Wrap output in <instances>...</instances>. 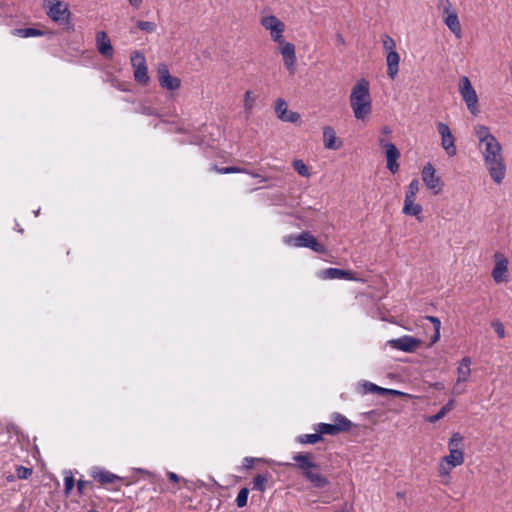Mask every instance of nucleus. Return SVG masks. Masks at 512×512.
I'll return each instance as SVG.
<instances>
[{"label":"nucleus","instance_id":"19","mask_svg":"<svg viewBox=\"0 0 512 512\" xmlns=\"http://www.w3.org/2000/svg\"><path fill=\"white\" fill-rule=\"evenodd\" d=\"M323 145L329 150H338L342 146V141L337 138L336 131L332 126L323 128Z\"/></svg>","mask_w":512,"mask_h":512},{"label":"nucleus","instance_id":"24","mask_svg":"<svg viewBox=\"0 0 512 512\" xmlns=\"http://www.w3.org/2000/svg\"><path fill=\"white\" fill-rule=\"evenodd\" d=\"M309 232H302L300 234H291L283 237V242L292 247H306Z\"/></svg>","mask_w":512,"mask_h":512},{"label":"nucleus","instance_id":"54","mask_svg":"<svg viewBox=\"0 0 512 512\" xmlns=\"http://www.w3.org/2000/svg\"><path fill=\"white\" fill-rule=\"evenodd\" d=\"M380 131L383 136H390L392 133V130L389 126H383Z\"/></svg>","mask_w":512,"mask_h":512},{"label":"nucleus","instance_id":"6","mask_svg":"<svg viewBox=\"0 0 512 512\" xmlns=\"http://www.w3.org/2000/svg\"><path fill=\"white\" fill-rule=\"evenodd\" d=\"M333 423H319L315 426V431L322 435H337L340 432L350 430L352 422L339 413L332 415Z\"/></svg>","mask_w":512,"mask_h":512},{"label":"nucleus","instance_id":"51","mask_svg":"<svg viewBox=\"0 0 512 512\" xmlns=\"http://www.w3.org/2000/svg\"><path fill=\"white\" fill-rule=\"evenodd\" d=\"M379 146L382 147L383 149L387 150L388 146H394V144L387 141L385 138L381 137L379 139Z\"/></svg>","mask_w":512,"mask_h":512},{"label":"nucleus","instance_id":"37","mask_svg":"<svg viewBox=\"0 0 512 512\" xmlns=\"http://www.w3.org/2000/svg\"><path fill=\"white\" fill-rule=\"evenodd\" d=\"M306 248H310L311 250L318 252V253H324L325 247L320 244L317 239L310 233H308V240H307V246Z\"/></svg>","mask_w":512,"mask_h":512},{"label":"nucleus","instance_id":"49","mask_svg":"<svg viewBox=\"0 0 512 512\" xmlns=\"http://www.w3.org/2000/svg\"><path fill=\"white\" fill-rule=\"evenodd\" d=\"M257 459L253 457H245L243 459V468L245 469H251Z\"/></svg>","mask_w":512,"mask_h":512},{"label":"nucleus","instance_id":"45","mask_svg":"<svg viewBox=\"0 0 512 512\" xmlns=\"http://www.w3.org/2000/svg\"><path fill=\"white\" fill-rule=\"evenodd\" d=\"M221 174H230V173H244L247 172L245 169L238 168L235 166L223 167L217 170Z\"/></svg>","mask_w":512,"mask_h":512},{"label":"nucleus","instance_id":"40","mask_svg":"<svg viewBox=\"0 0 512 512\" xmlns=\"http://www.w3.org/2000/svg\"><path fill=\"white\" fill-rule=\"evenodd\" d=\"M74 485H75V480H74V477H73L71 471H66L65 479H64V492H65L66 496H68L71 493Z\"/></svg>","mask_w":512,"mask_h":512},{"label":"nucleus","instance_id":"57","mask_svg":"<svg viewBox=\"0 0 512 512\" xmlns=\"http://www.w3.org/2000/svg\"><path fill=\"white\" fill-rule=\"evenodd\" d=\"M251 176H252V177H254V178H256V177H258L259 175H258V174H255V173H251Z\"/></svg>","mask_w":512,"mask_h":512},{"label":"nucleus","instance_id":"10","mask_svg":"<svg viewBox=\"0 0 512 512\" xmlns=\"http://www.w3.org/2000/svg\"><path fill=\"white\" fill-rule=\"evenodd\" d=\"M421 176L424 184L433 194L437 195L442 191L444 184L436 175V170L430 162L424 165Z\"/></svg>","mask_w":512,"mask_h":512},{"label":"nucleus","instance_id":"13","mask_svg":"<svg viewBox=\"0 0 512 512\" xmlns=\"http://www.w3.org/2000/svg\"><path fill=\"white\" fill-rule=\"evenodd\" d=\"M422 341L418 338L404 335L402 337L391 339L388 341V344L397 350L412 353L415 352L420 346Z\"/></svg>","mask_w":512,"mask_h":512},{"label":"nucleus","instance_id":"11","mask_svg":"<svg viewBox=\"0 0 512 512\" xmlns=\"http://www.w3.org/2000/svg\"><path fill=\"white\" fill-rule=\"evenodd\" d=\"M436 127L441 136V147L449 157L455 156L457 154V147L455 145V137L449 126L446 123L438 122Z\"/></svg>","mask_w":512,"mask_h":512},{"label":"nucleus","instance_id":"23","mask_svg":"<svg viewBox=\"0 0 512 512\" xmlns=\"http://www.w3.org/2000/svg\"><path fill=\"white\" fill-rule=\"evenodd\" d=\"M471 359L470 357H464L460 361L457 367V381L459 383H466L471 375Z\"/></svg>","mask_w":512,"mask_h":512},{"label":"nucleus","instance_id":"1","mask_svg":"<svg viewBox=\"0 0 512 512\" xmlns=\"http://www.w3.org/2000/svg\"><path fill=\"white\" fill-rule=\"evenodd\" d=\"M484 165L496 184H501L506 176V164L502 153V145L495 139L478 145Z\"/></svg>","mask_w":512,"mask_h":512},{"label":"nucleus","instance_id":"60","mask_svg":"<svg viewBox=\"0 0 512 512\" xmlns=\"http://www.w3.org/2000/svg\"><path fill=\"white\" fill-rule=\"evenodd\" d=\"M88 512H98V511H96V510H90V511H88Z\"/></svg>","mask_w":512,"mask_h":512},{"label":"nucleus","instance_id":"7","mask_svg":"<svg viewBox=\"0 0 512 512\" xmlns=\"http://www.w3.org/2000/svg\"><path fill=\"white\" fill-rule=\"evenodd\" d=\"M459 93L466 103L467 109L473 115H477L479 112L478 107V96L471 84L470 79L467 76H462L458 83Z\"/></svg>","mask_w":512,"mask_h":512},{"label":"nucleus","instance_id":"33","mask_svg":"<svg viewBox=\"0 0 512 512\" xmlns=\"http://www.w3.org/2000/svg\"><path fill=\"white\" fill-rule=\"evenodd\" d=\"M419 186H420L419 180L413 179L408 185L406 195H405V200H415L416 195L419 191Z\"/></svg>","mask_w":512,"mask_h":512},{"label":"nucleus","instance_id":"18","mask_svg":"<svg viewBox=\"0 0 512 512\" xmlns=\"http://www.w3.org/2000/svg\"><path fill=\"white\" fill-rule=\"evenodd\" d=\"M321 278L323 279H345L350 281H360L356 273L353 271L338 269V268H327L321 271Z\"/></svg>","mask_w":512,"mask_h":512},{"label":"nucleus","instance_id":"2","mask_svg":"<svg viewBox=\"0 0 512 512\" xmlns=\"http://www.w3.org/2000/svg\"><path fill=\"white\" fill-rule=\"evenodd\" d=\"M349 100L354 117L357 120H366L372 113L370 84L366 79H360L356 82L352 88Z\"/></svg>","mask_w":512,"mask_h":512},{"label":"nucleus","instance_id":"44","mask_svg":"<svg viewBox=\"0 0 512 512\" xmlns=\"http://www.w3.org/2000/svg\"><path fill=\"white\" fill-rule=\"evenodd\" d=\"M32 474V469L24 466H18L16 468V475L19 479H27Z\"/></svg>","mask_w":512,"mask_h":512},{"label":"nucleus","instance_id":"25","mask_svg":"<svg viewBox=\"0 0 512 512\" xmlns=\"http://www.w3.org/2000/svg\"><path fill=\"white\" fill-rule=\"evenodd\" d=\"M443 21L456 38L462 37V29L457 14H449L443 18Z\"/></svg>","mask_w":512,"mask_h":512},{"label":"nucleus","instance_id":"17","mask_svg":"<svg viewBox=\"0 0 512 512\" xmlns=\"http://www.w3.org/2000/svg\"><path fill=\"white\" fill-rule=\"evenodd\" d=\"M96 46L99 53L106 59H112L114 49L111 41L105 31H99L96 34Z\"/></svg>","mask_w":512,"mask_h":512},{"label":"nucleus","instance_id":"48","mask_svg":"<svg viewBox=\"0 0 512 512\" xmlns=\"http://www.w3.org/2000/svg\"><path fill=\"white\" fill-rule=\"evenodd\" d=\"M465 383H459L456 381V383L453 386L452 393L454 395H461L465 392Z\"/></svg>","mask_w":512,"mask_h":512},{"label":"nucleus","instance_id":"5","mask_svg":"<svg viewBox=\"0 0 512 512\" xmlns=\"http://www.w3.org/2000/svg\"><path fill=\"white\" fill-rule=\"evenodd\" d=\"M43 6L46 10L47 16L58 25H69L73 29L71 24V12L67 3L60 0H44Z\"/></svg>","mask_w":512,"mask_h":512},{"label":"nucleus","instance_id":"58","mask_svg":"<svg viewBox=\"0 0 512 512\" xmlns=\"http://www.w3.org/2000/svg\"><path fill=\"white\" fill-rule=\"evenodd\" d=\"M39 212H40V210H39V209H38V210H36V211L34 212L35 216H38Z\"/></svg>","mask_w":512,"mask_h":512},{"label":"nucleus","instance_id":"14","mask_svg":"<svg viewBox=\"0 0 512 512\" xmlns=\"http://www.w3.org/2000/svg\"><path fill=\"white\" fill-rule=\"evenodd\" d=\"M494 260L495 266L492 270V277L496 283H503L507 279L508 260L501 252L494 254Z\"/></svg>","mask_w":512,"mask_h":512},{"label":"nucleus","instance_id":"53","mask_svg":"<svg viewBox=\"0 0 512 512\" xmlns=\"http://www.w3.org/2000/svg\"><path fill=\"white\" fill-rule=\"evenodd\" d=\"M167 477H168V478H169V480H170V481H172V482H175V483H176V482H178V481H179V476H178L176 473H174V472H170V471H169V472H167Z\"/></svg>","mask_w":512,"mask_h":512},{"label":"nucleus","instance_id":"9","mask_svg":"<svg viewBox=\"0 0 512 512\" xmlns=\"http://www.w3.org/2000/svg\"><path fill=\"white\" fill-rule=\"evenodd\" d=\"M131 65L134 71V79L141 85L149 83L148 68L146 58L143 53L135 51L130 56Z\"/></svg>","mask_w":512,"mask_h":512},{"label":"nucleus","instance_id":"35","mask_svg":"<svg viewBox=\"0 0 512 512\" xmlns=\"http://www.w3.org/2000/svg\"><path fill=\"white\" fill-rule=\"evenodd\" d=\"M256 102V97L253 95V92L247 90L244 94V108L248 115L251 114L252 109L254 108Z\"/></svg>","mask_w":512,"mask_h":512},{"label":"nucleus","instance_id":"26","mask_svg":"<svg viewBox=\"0 0 512 512\" xmlns=\"http://www.w3.org/2000/svg\"><path fill=\"white\" fill-rule=\"evenodd\" d=\"M475 135L478 139V145H482L490 139H495L496 137L490 132L489 127L485 125H476L474 128Z\"/></svg>","mask_w":512,"mask_h":512},{"label":"nucleus","instance_id":"15","mask_svg":"<svg viewBox=\"0 0 512 512\" xmlns=\"http://www.w3.org/2000/svg\"><path fill=\"white\" fill-rule=\"evenodd\" d=\"M279 45L280 53L283 57L284 66L290 72V74H294L296 64V53L294 44L290 42H285L283 40V44Z\"/></svg>","mask_w":512,"mask_h":512},{"label":"nucleus","instance_id":"52","mask_svg":"<svg viewBox=\"0 0 512 512\" xmlns=\"http://www.w3.org/2000/svg\"><path fill=\"white\" fill-rule=\"evenodd\" d=\"M134 9H139L143 0H127Z\"/></svg>","mask_w":512,"mask_h":512},{"label":"nucleus","instance_id":"29","mask_svg":"<svg viewBox=\"0 0 512 512\" xmlns=\"http://www.w3.org/2000/svg\"><path fill=\"white\" fill-rule=\"evenodd\" d=\"M426 320L430 321L434 326V333L430 339V346L435 344L440 339V329H441V321L438 317L435 316H426Z\"/></svg>","mask_w":512,"mask_h":512},{"label":"nucleus","instance_id":"16","mask_svg":"<svg viewBox=\"0 0 512 512\" xmlns=\"http://www.w3.org/2000/svg\"><path fill=\"white\" fill-rule=\"evenodd\" d=\"M275 112L277 117L284 122L296 123L300 116L297 112L289 111L287 102L278 98L275 102Z\"/></svg>","mask_w":512,"mask_h":512},{"label":"nucleus","instance_id":"39","mask_svg":"<svg viewBox=\"0 0 512 512\" xmlns=\"http://www.w3.org/2000/svg\"><path fill=\"white\" fill-rule=\"evenodd\" d=\"M292 166L297 173L303 177H309L310 172L306 164L301 159L294 160Z\"/></svg>","mask_w":512,"mask_h":512},{"label":"nucleus","instance_id":"4","mask_svg":"<svg viewBox=\"0 0 512 512\" xmlns=\"http://www.w3.org/2000/svg\"><path fill=\"white\" fill-rule=\"evenodd\" d=\"M449 454L444 456L438 464L447 466V468H456L464 463V438L456 432L453 433L448 441Z\"/></svg>","mask_w":512,"mask_h":512},{"label":"nucleus","instance_id":"8","mask_svg":"<svg viewBox=\"0 0 512 512\" xmlns=\"http://www.w3.org/2000/svg\"><path fill=\"white\" fill-rule=\"evenodd\" d=\"M262 27L269 31L271 39L277 44H283L285 24L274 15L263 16L260 20Z\"/></svg>","mask_w":512,"mask_h":512},{"label":"nucleus","instance_id":"46","mask_svg":"<svg viewBox=\"0 0 512 512\" xmlns=\"http://www.w3.org/2000/svg\"><path fill=\"white\" fill-rule=\"evenodd\" d=\"M377 394H379L381 396H386V395H400L402 393L399 392L398 390L388 389V388H383V387L378 386Z\"/></svg>","mask_w":512,"mask_h":512},{"label":"nucleus","instance_id":"28","mask_svg":"<svg viewBox=\"0 0 512 512\" xmlns=\"http://www.w3.org/2000/svg\"><path fill=\"white\" fill-rule=\"evenodd\" d=\"M415 200H405L403 213L410 216L417 217L420 220V214L422 213V206L420 204H415Z\"/></svg>","mask_w":512,"mask_h":512},{"label":"nucleus","instance_id":"20","mask_svg":"<svg viewBox=\"0 0 512 512\" xmlns=\"http://www.w3.org/2000/svg\"><path fill=\"white\" fill-rule=\"evenodd\" d=\"M91 476L101 484L113 483L116 480L120 479V477H118L117 475L99 467L92 468Z\"/></svg>","mask_w":512,"mask_h":512},{"label":"nucleus","instance_id":"21","mask_svg":"<svg viewBox=\"0 0 512 512\" xmlns=\"http://www.w3.org/2000/svg\"><path fill=\"white\" fill-rule=\"evenodd\" d=\"M400 55L398 52L386 54L387 74L394 80L399 72Z\"/></svg>","mask_w":512,"mask_h":512},{"label":"nucleus","instance_id":"38","mask_svg":"<svg viewBox=\"0 0 512 512\" xmlns=\"http://www.w3.org/2000/svg\"><path fill=\"white\" fill-rule=\"evenodd\" d=\"M438 8L442 10L443 18L449 14H457L450 0H438Z\"/></svg>","mask_w":512,"mask_h":512},{"label":"nucleus","instance_id":"34","mask_svg":"<svg viewBox=\"0 0 512 512\" xmlns=\"http://www.w3.org/2000/svg\"><path fill=\"white\" fill-rule=\"evenodd\" d=\"M452 469L453 468H451V467L447 468V466H445V465L438 464V474H439L442 484H444V485L450 484V481H451L450 473H451Z\"/></svg>","mask_w":512,"mask_h":512},{"label":"nucleus","instance_id":"47","mask_svg":"<svg viewBox=\"0 0 512 512\" xmlns=\"http://www.w3.org/2000/svg\"><path fill=\"white\" fill-rule=\"evenodd\" d=\"M364 393H377L378 386L371 382H364L363 383Z\"/></svg>","mask_w":512,"mask_h":512},{"label":"nucleus","instance_id":"50","mask_svg":"<svg viewBox=\"0 0 512 512\" xmlns=\"http://www.w3.org/2000/svg\"><path fill=\"white\" fill-rule=\"evenodd\" d=\"M89 484V482L84 480H78L77 482V491L80 495L84 493L85 487Z\"/></svg>","mask_w":512,"mask_h":512},{"label":"nucleus","instance_id":"56","mask_svg":"<svg viewBox=\"0 0 512 512\" xmlns=\"http://www.w3.org/2000/svg\"><path fill=\"white\" fill-rule=\"evenodd\" d=\"M7 479H8V481H13V480H14V476H13V475H11V476H9Z\"/></svg>","mask_w":512,"mask_h":512},{"label":"nucleus","instance_id":"31","mask_svg":"<svg viewBox=\"0 0 512 512\" xmlns=\"http://www.w3.org/2000/svg\"><path fill=\"white\" fill-rule=\"evenodd\" d=\"M14 33L22 38L38 37L44 35V32L36 28H20L16 29Z\"/></svg>","mask_w":512,"mask_h":512},{"label":"nucleus","instance_id":"30","mask_svg":"<svg viewBox=\"0 0 512 512\" xmlns=\"http://www.w3.org/2000/svg\"><path fill=\"white\" fill-rule=\"evenodd\" d=\"M269 475L268 474H258L254 477L252 483V489L260 492H264L266 490V484L268 482Z\"/></svg>","mask_w":512,"mask_h":512},{"label":"nucleus","instance_id":"55","mask_svg":"<svg viewBox=\"0 0 512 512\" xmlns=\"http://www.w3.org/2000/svg\"><path fill=\"white\" fill-rule=\"evenodd\" d=\"M337 38H338V41H340L341 43H344V39L341 34H338Z\"/></svg>","mask_w":512,"mask_h":512},{"label":"nucleus","instance_id":"32","mask_svg":"<svg viewBox=\"0 0 512 512\" xmlns=\"http://www.w3.org/2000/svg\"><path fill=\"white\" fill-rule=\"evenodd\" d=\"M381 41H382L383 48L387 54L397 52L396 51V42L392 37H390L387 34H383L381 36Z\"/></svg>","mask_w":512,"mask_h":512},{"label":"nucleus","instance_id":"59","mask_svg":"<svg viewBox=\"0 0 512 512\" xmlns=\"http://www.w3.org/2000/svg\"><path fill=\"white\" fill-rule=\"evenodd\" d=\"M335 512H345L344 509H339V510H336Z\"/></svg>","mask_w":512,"mask_h":512},{"label":"nucleus","instance_id":"42","mask_svg":"<svg viewBox=\"0 0 512 512\" xmlns=\"http://www.w3.org/2000/svg\"><path fill=\"white\" fill-rule=\"evenodd\" d=\"M137 27L143 31V32H146V33H153L156 31V24L154 22H150V21H138L137 22Z\"/></svg>","mask_w":512,"mask_h":512},{"label":"nucleus","instance_id":"3","mask_svg":"<svg viewBox=\"0 0 512 512\" xmlns=\"http://www.w3.org/2000/svg\"><path fill=\"white\" fill-rule=\"evenodd\" d=\"M295 466L302 475L316 488H324L329 484L328 478L320 473V466L314 461L311 453H297L293 456Z\"/></svg>","mask_w":512,"mask_h":512},{"label":"nucleus","instance_id":"43","mask_svg":"<svg viewBox=\"0 0 512 512\" xmlns=\"http://www.w3.org/2000/svg\"><path fill=\"white\" fill-rule=\"evenodd\" d=\"M491 326H492V328L494 329V331L496 332V334L498 335L499 338H504L505 337V328H504V325H503V323L501 321L494 320V321H492Z\"/></svg>","mask_w":512,"mask_h":512},{"label":"nucleus","instance_id":"22","mask_svg":"<svg viewBox=\"0 0 512 512\" xmlns=\"http://www.w3.org/2000/svg\"><path fill=\"white\" fill-rule=\"evenodd\" d=\"M385 153L387 160V169L392 173H396L399 170V164L397 162L398 158L400 157L399 150L395 145L388 146V149L385 150Z\"/></svg>","mask_w":512,"mask_h":512},{"label":"nucleus","instance_id":"41","mask_svg":"<svg viewBox=\"0 0 512 512\" xmlns=\"http://www.w3.org/2000/svg\"><path fill=\"white\" fill-rule=\"evenodd\" d=\"M249 495V489L244 487L240 489L237 497H236V504L239 508L245 507L247 505Z\"/></svg>","mask_w":512,"mask_h":512},{"label":"nucleus","instance_id":"12","mask_svg":"<svg viewBox=\"0 0 512 512\" xmlns=\"http://www.w3.org/2000/svg\"><path fill=\"white\" fill-rule=\"evenodd\" d=\"M157 77L159 85L168 91L178 90L181 86V80L172 76L166 64L160 63L157 67Z\"/></svg>","mask_w":512,"mask_h":512},{"label":"nucleus","instance_id":"27","mask_svg":"<svg viewBox=\"0 0 512 512\" xmlns=\"http://www.w3.org/2000/svg\"><path fill=\"white\" fill-rule=\"evenodd\" d=\"M454 400H449L436 414L427 416L425 420L429 423H436L449 413L454 407Z\"/></svg>","mask_w":512,"mask_h":512},{"label":"nucleus","instance_id":"36","mask_svg":"<svg viewBox=\"0 0 512 512\" xmlns=\"http://www.w3.org/2000/svg\"><path fill=\"white\" fill-rule=\"evenodd\" d=\"M321 440L322 436L319 434V432L313 434H304L298 437V441L301 444H316Z\"/></svg>","mask_w":512,"mask_h":512}]
</instances>
